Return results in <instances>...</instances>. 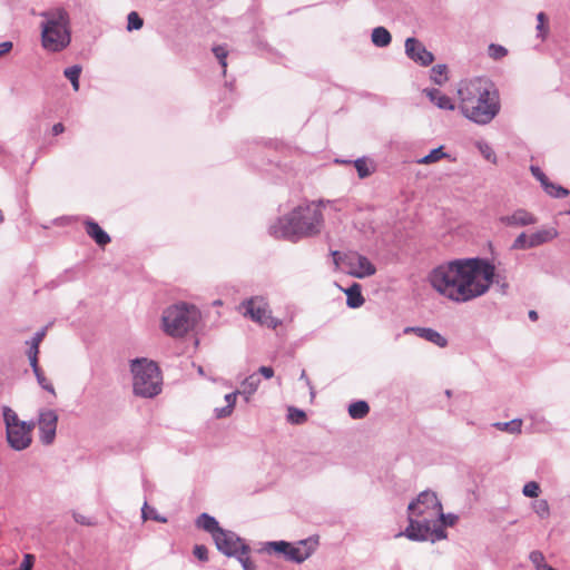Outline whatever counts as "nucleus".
<instances>
[{"label":"nucleus","instance_id":"1","mask_svg":"<svg viewBox=\"0 0 570 570\" xmlns=\"http://www.w3.org/2000/svg\"><path fill=\"white\" fill-rule=\"evenodd\" d=\"M495 276V266L484 258H463L431 271L428 282L440 295L465 303L484 295Z\"/></svg>","mask_w":570,"mask_h":570},{"label":"nucleus","instance_id":"2","mask_svg":"<svg viewBox=\"0 0 570 570\" xmlns=\"http://www.w3.org/2000/svg\"><path fill=\"white\" fill-rule=\"evenodd\" d=\"M458 95L462 115L478 125L489 124L500 110L498 94L480 78L463 82Z\"/></svg>","mask_w":570,"mask_h":570},{"label":"nucleus","instance_id":"3","mask_svg":"<svg viewBox=\"0 0 570 570\" xmlns=\"http://www.w3.org/2000/svg\"><path fill=\"white\" fill-rule=\"evenodd\" d=\"M330 202H311L295 207L273 226L276 237L298 239L321 233L324 224L323 208Z\"/></svg>","mask_w":570,"mask_h":570},{"label":"nucleus","instance_id":"4","mask_svg":"<svg viewBox=\"0 0 570 570\" xmlns=\"http://www.w3.org/2000/svg\"><path fill=\"white\" fill-rule=\"evenodd\" d=\"M41 45L45 50L60 52L71 41L70 19L62 8H53L41 13Z\"/></svg>","mask_w":570,"mask_h":570},{"label":"nucleus","instance_id":"5","mask_svg":"<svg viewBox=\"0 0 570 570\" xmlns=\"http://www.w3.org/2000/svg\"><path fill=\"white\" fill-rule=\"evenodd\" d=\"M134 392L142 397H153L161 391V375L157 364L147 358L131 362Z\"/></svg>","mask_w":570,"mask_h":570},{"label":"nucleus","instance_id":"6","mask_svg":"<svg viewBox=\"0 0 570 570\" xmlns=\"http://www.w3.org/2000/svg\"><path fill=\"white\" fill-rule=\"evenodd\" d=\"M198 320V312L186 304L173 305L164 311V331L170 336H183L190 331Z\"/></svg>","mask_w":570,"mask_h":570},{"label":"nucleus","instance_id":"7","mask_svg":"<svg viewBox=\"0 0 570 570\" xmlns=\"http://www.w3.org/2000/svg\"><path fill=\"white\" fill-rule=\"evenodd\" d=\"M3 419L9 445L17 451L27 449L31 444V431L35 425L20 421L17 413L7 406L3 409Z\"/></svg>","mask_w":570,"mask_h":570},{"label":"nucleus","instance_id":"8","mask_svg":"<svg viewBox=\"0 0 570 570\" xmlns=\"http://www.w3.org/2000/svg\"><path fill=\"white\" fill-rule=\"evenodd\" d=\"M429 501H411L409 511L411 513L410 524L405 530V535L411 540L426 541L431 538V523L434 521L432 511L429 512L428 517L422 519H414L413 515L423 512Z\"/></svg>","mask_w":570,"mask_h":570},{"label":"nucleus","instance_id":"9","mask_svg":"<svg viewBox=\"0 0 570 570\" xmlns=\"http://www.w3.org/2000/svg\"><path fill=\"white\" fill-rule=\"evenodd\" d=\"M559 233L554 227H546L534 230L530 234L521 233L513 242V249H530L549 242H552L558 237Z\"/></svg>","mask_w":570,"mask_h":570},{"label":"nucleus","instance_id":"10","mask_svg":"<svg viewBox=\"0 0 570 570\" xmlns=\"http://www.w3.org/2000/svg\"><path fill=\"white\" fill-rule=\"evenodd\" d=\"M344 271L354 277L364 278L374 275L376 268L367 257L351 252L344 254Z\"/></svg>","mask_w":570,"mask_h":570},{"label":"nucleus","instance_id":"11","mask_svg":"<svg viewBox=\"0 0 570 570\" xmlns=\"http://www.w3.org/2000/svg\"><path fill=\"white\" fill-rule=\"evenodd\" d=\"M214 541L217 549L228 557L235 556L238 558L239 556H248V547L232 532L225 530L218 531L215 533Z\"/></svg>","mask_w":570,"mask_h":570},{"label":"nucleus","instance_id":"12","mask_svg":"<svg viewBox=\"0 0 570 570\" xmlns=\"http://www.w3.org/2000/svg\"><path fill=\"white\" fill-rule=\"evenodd\" d=\"M245 315H248L253 321L275 328L277 322L271 315L267 303L263 298H252L245 304Z\"/></svg>","mask_w":570,"mask_h":570},{"label":"nucleus","instance_id":"13","mask_svg":"<svg viewBox=\"0 0 570 570\" xmlns=\"http://www.w3.org/2000/svg\"><path fill=\"white\" fill-rule=\"evenodd\" d=\"M58 423V415L52 410H47L40 413L39 430L40 440L43 444H51L56 436V429Z\"/></svg>","mask_w":570,"mask_h":570},{"label":"nucleus","instance_id":"14","mask_svg":"<svg viewBox=\"0 0 570 570\" xmlns=\"http://www.w3.org/2000/svg\"><path fill=\"white\" fill-rule=\"evenodd\" d=\"M405 52L409 58L421 66H429L434 60L432 52L428 51L424 45L415 38L405 40Z\"/></svg>","mask_w":570,"mask_h":570},{"label":"nucleus","instance_id":"15","mask_svg":"<svg viewBox=\"0 0 570 570\" xmlns=\"http://www.w3.org/2000/svg\"><path fill=\"white\" fill-rule=\"evenodd\" d=\"M500 222L505 226L523 227L534 225L538 218L525 209H517L511 215L502 216Z\"/></svg>","mask_w":570,"mask_h":570},{"label":"nucleus","instance_id":"16","mask_svg":"<svg viewBox=\"0 0 570 570\" xmlns=\"http://www.w3.org/2000/svg\"><path fill=\"white\" fill-rule=\"evenodd\" d=\"M317 546V540L307 539L299 542V547H294L291 544L287 552V559L295 562H303L306 560L315 550Z\"/></svg>","mask_w":570,"mask_h":570},{"label":"nucleus","instance_id":"17","mask_svg":"<svg viewBox=\"0 0 570 570\" xmlns=\"http://www.w3.org/2000/svg\"><path fill=\"white\" fill-rule=\"evenodd\" d=\"M85 229L87 235L100 247H105L111 240L110 236L94 220H87L85 223Z\"/></svg>","mask_w":570,"mask_h":570},{"label":"nucleus","instance_id":"18","mask_svg":"<svg viewBox=\"0 0 570 570\" xmlns=\"http://www.w3.org/2000/svg\"><path fill=\"white\" fill-rule=\"evenodd\" d=\"M412 331L415 332L420 337L425 338L426 341H430L440 347H444L448 343L445 337L432 328L416 327L412 328Z\"/></svg>","mask_w":570,"mask_h":570},{"label":"nucleus","instance_id":"19","mask_svg":"<svg viewBox=\"0 0 570 570\" xmlns=\"http://www.w3.org/2000/svg\"><path fill=\"white\" fill-rule=\"evenodd\" d=\"M428 97L433 101L439 108L453 110L455 108L452 99L446 95L442 94L438 89L425 90Z\"/></svg>","mask_w":570,"mask_h":570},{"label":"nucleus","instance_id":"20","mask_svg":"<svg viewBox=\"0 0 570 570\" xmlns=\"http://www.w3.org/2000/svg\"><path fill=\"white\" fill-rule=\"evenodd\" d=\"M346 303L352 308L361 307L364 304V297L361 293V285L354 283L351 287L345 289Z\"/></svg>","mask_w":570,"mask_h":570},{"label":"nucleus","instance_id":"21","mask_svg":"<svg viewBox=\"0 0 570 570\" xmlns=\"http://www.w3.org/2000/svg\"><path fill=\"white\" fill-rule=\"evenodd\" d=\"M196 524L198 528L209 532L213 535V539L215 538V533L223 530L219 528L218 522L206 513L198 517Z\"/></svg>","mask_w":570,"mask_h":570},{"label":"nucleus","instance_id":"22","mask_svg":"<svg viewBox=\"0 0 570 570\" xmlns=\"http://www.w3.org/2000/svg\"><path fill=\"white\" fill-rule=\"evenodd\" d=\"M259 384V376L257 374H252L244 380L242 383V390L238 393L246 395V400L248 401L249 396L256 392Z\"/></svg>","mask_w":570,"mask_h":570},{"label":"nucleus","instance_id":"23","mask_svg":"<svg viewBox=\"0 0 570 570\" xmlns=\"http://www.w3.org/2000/svg\"><path fill=\"white\" fill-rule=\"evenodd\" d=\"M392 37L384 27H376L372 31V41L377 47H386L391 43Z\"/></svg>","mask_w":570,"mask_h":570},{"label":"nucleus","instance_id":"24","mask_svg":"<svg viewBox=\"0 0 570 570\" xmlns=\"http://www.w3.org/2000/svg\"><path fill=\"white\" fill-rule=\"evenodd\" d=\"M433 507L431 508L433 519L439 518L444 525H453L458 517L454 514H444L442 512V504L440 501H432Z\"/></svg>","mask_w":570,"mask_h":570},{"label":"nucleus","instance_id":"25","mask_svg":"<svg viewBox=\"0 0 570 570\" xmlns=\"http://www.w3.org/2000/svg\"><path fill=\"white\" fill-rule=\"evenodd\" d=\"M30 365L33 370L35 375L37 376L38 383L42 386V389L47 390L48 392L55 394V389L51 382L45 376L42 370L39 366L38 357H36V361H30Z\"/></svg>","mask_w":570,"mask_h":570},{"label":"nucleus","instance_id":"26","mask_svg":"<svg viewBox=\"0 0 570 570\" xmlns=\"http://www.w3.org/2000/svg\"><path fill=\"white\" fill-rule=\"evenodd\" d=\"M47 333V327H43L41 331L36 333L33 338L30 342V348L28 350L27 354L29 357V361H36V357H38L39 354V345L43 341Z\"/></svg>","mask_w":570,"mask_h":570},{"label":"nucleus","instance_id":"27","mask_svg":"<svg viewBox=\"0 0 570 570\" xmlns=\"http://www.w3.org/2000/svg\"><path fill=\"white\" fill-rule=\"evenodd\" d=\"M370 412V406L365 401H357L348 406V414L352 419L358 420L365 417Z\"/></svg>","mask_w":570,"mask_h":570},{"label":"nucleus","instance_id":"28","mask_svg":"<svg viewBox=\"0 0 570 570\" xmlns=\"http://www.w3.org/2000/svg\"><path fill=\"white\" fill-rule=\"evenodd\" d=\"M544 191L554 198H564L569 195V190L560 185L551 183L549 179L542 185Z\"/></svg>","mask_w":570,"mask_h":570},{"label":"nucleus","instance_id":"29","mask_svg":"<svg viewBox=\"0 0 570 570\" xmlns=\"http://www.w3.org/2000/svg\"><path fill=\"white\" fill-rule=\"evenodd\" d=\"M80 73H81V67L77 66V65L69 67V68L65 69V71H63L65 77L70 80L75 91L79 90Z\"/></svg>","mask_w":570,"mask_h":570},{"label":"nucleus","instance_id":"30","mask_svg":"<svg viewBox=\"0 0 570 570\" xmlns=\"http://www.w3.org/2000/svg\"><path fill=\"white\" fill-rule=\"evenodd\" d=\"M354 167L360 178H366L374 171V167L365 158L356 159Z\"/></svg>","mask_w":570,"mask_h":570},{"label":"nucleus","instance_id":"31","mask_svg":"<svg viewBox=\"0 0 570 570\" xmlns=\"http://www.w3.org/2000/svg\"><path fill=\"white\" fill-rule=\"evenodd\" d=\"M494 426L500 431H505L509 433L518 434L521 432L522 421L519 419H515L510 422H498V423H494Z\"/></svg>","mask_w":570,"mask_h":570},{"label":"nucleus","instance_id":"32","mask_svg":"<svg viewBox=\"0 0 570 570\" xmlns=\"http://www.w3.org/2000/svg\"><path fill=\"white\" fill-rule=\"evenodd\" d=\"M142 518L145 520H154L158 522H167V518L159 514L154 507H151L147 501H145L144 507L141 508Z\"/></svg>","mask_w":570,"mask_h":570},{"label":"nucleus","instance_id":"33","mask_svg":"<svg viewBox=\"0 0 570 570\" xmlns=\"http://www.w3.org/2000/svg\"><path fill=\"white\" fill-rule=\"evenodd\" d=\"M444 157H446V154L443 151V147H439V148L431 150L430 154H428L423 158L419 159L417 163L423 164V165H429V164L436 163Z\"/></svg>","mask_w":570,"mask_h":570},{"label":"nucleus","instance_id":"34","mask_svg":"<svg viewBox=\"0 0 570 570\" xmlns=\"http://www.w3.org/2000/svg\"><path fill=\"white\" fill-rule=\"evenodd\" d=\"M431 79L436 85H442L446 81V67L444 65L434 66L431 70Z\"/></svg>","mask_w":570,"mask_h":570},{"label":"nucleus","instance_id":"35","mask_svg":"<svg viewBox=\"0 0 570 570\" xmlns=\"http://www.w3.org/2000/svg\"><path fill=\"white\" fill-rule=\"evenodd\" d=\"M287 419L293 424H303L306 422L307 416L304 411L296 407H289Z\"/></svg>","mask_w":570,"mask_h":570},{"label":"nucleus","instance_id":"36","mask_svg":"<svg viewBox=\"0 0 570 570\" xmlns=\"http://www.w3.org/2000/svg\"><path fill=\"white\" fill-rule=\"evenodd\" d=\"M538 26L537 30L539 32V37L544 40L549 33V26H548V17L544 12H539L537 16Z\"/></svg>","mask_w":570,"mask_h":570},{"label":"nucleus","instance_id":"37","mask_svg":"<svg viewBox=\"0 0 570 570\" xmlns=\"http://www.w3.org/2000/svg\"><path fill=\"white\" fill-rule=\"evenodd\" d=\"M489 56L494 59L499 60L502 59L508 55L507 48H504L501 45L491 43L488 48Z\"/></svg>","mask_w":570,"mask_h":570},{"label":"nucleus","instance_id":"38","mask_svg":"<svg viewBox=\"0 0 570 570\" xmlns=\"http://www.w3.org/2000/svg\"><path fill=\"white\" fill-rule=\"evenodd\" d=\"M213 52H214L215 57L219 60V63L223 67V72L225 73L226 67H227V61H226L227 55H228L227 49L224 46H216L213 48Z\"/></svg>","mask_w":570,"mask_h":570},{"label":"nucleus","instance_id":"39","mask_svg":"<svg viewBox=\"0 0 570 570\" xmlns=\"http://www.w3.org/2000/svg\"><path fill=\"white\" fill-rule=\"evenodd\" d=\"M144 24L142 19L139 17V14L136 11H131L128 14V24L127 29L129 31L131 30H139Z\"/></svg>","mask_w":570,"mask_h":570},{"label":"nucleus","instance_id":"40","mask_svg":"<svg viewBox=\"0 0 570 570\" xmlns=\"http://www.w3.org/2000/svg\"><path fill=\"white\" fill-rule=\"evenodd\" d=\"M523 494L529 498H537L540 494V485L534 482H528L522 490Z\"/></svg>","mask_w":570,"mask_h":570},{"label":"nucleus","instance_id":"41","mask_svg":"<svg viewBox=\"0 0 570 570\" xmlns=\"http://www.w3.org/2000/svg\"><path fill=\"white\" fill-rule=\"evenodd\" d=\"M530 560L532 561V563L535 566L537 570H542V566H547L548 563L546 562V559H544V556L539 552V551H533L531 554H530Z\"/></svg>","mask_w":570,"mask_h":570},{"label":"nucleus","instance_id":"42","mask_svg":"<svg viewBox=\"0 0 570 570\" xmlns=\"http://www.w3.org/2000/svg\"><path fill=\"white\" fill-rule=\"evenodd\" d=\"M193 553L199 561L205 562L208 560V549L203 544H196Z\"/></svg>","mask_w":570,"mask_h":570},{"label":"nucleus","instance_id":"43","mask_svg":"<svg viewBox=\"0 0 570 570\" xmlns=\"http://www.w3.org/2000/svg\"><path fill=\"white\" fill-rule=\"evenodd\" d=\"M73 519L77 523H80L82 525H95L96 522L94 520L92 517L90 515H85V514H81V513H78V512H73Z\"/></svg>","mask_w":570,"mask_h":570},{"label":"nucleus","instance_id":"44","mask_svg":"<svg viewBox=\"0 0 570 570\" xmlns=\"http://www.w3.org/2000/svg\"><path fill=\"white\" fill-rule=\"evenodd\" d=\"M533 508L541 518L549 514L548 501H534Z\"/></svg>","mask_w":570,"mask_h":570},{"label":"nucleus","instance_id":"45","mask_svg":"<svg viewBox=\"0 0 570 570\" xmlns=\"http://www.w3.org/2000/svg\"><path fill=\"white\" fill-rule=\"evenodd\" d=\"M479 148L485 159L495 163V154L489 145H480Z\"/></svg>","mask_w":570,"mask_h":570},{"label":"nucleus","instance_id":"46","mask_svg":"<svg viewBox=\"0 0 570 570\" xmlns=\"http://www.w3.org/2000/svg\"><path fill=\"white\" fill-rule=\"evenodd\" d=\"M271 548L274 549L276 552H282L287 556L288 548H291V543L285 541H277L269 543Z\"/></svg>","mask_w":570,"mask_h":570},{"label":"nucleus","instance_id":"47","mask_svg":"<svg viewBox=\"0 0 570 570\" xmlns=\"http://www.w3.org/2000/svg\"><path fill=\"white\" fill-rule=\"evenodd\" d=\"M445 538H446V532H445L444 529H442V528L433 529L431 527V538L429 540L434 542L436 540H442V539H445Z\"/></svg>","mask_w":570,"mask_h":570},{"label":"nucleus","instance_id":"48","mask_svg":"<svg viewBox=\"0 0 570 570\" xmlns=\"http://www.w3.org/2000/svg\"><path fill=\"white\" fill-rule=\"evenodd\" d=\"M531 173L541 183V186L549 179L539 167L531 166Z\"/></svg>","mask_w":570,"mask_h":570},{"label":"nucleus","instance_id":"49","mask_svg":"<svg viewBox=\"0 0 570 570\" xmlns=\"http://www.w3.org/2000/svg\"><path fill=\"white\" fill-rule=\"evenodd\" d=\"M332 257L336 268H340L341 265L344 266V254H341L338 250H333Z\"/></svg>","mask_w":570,"mask_h":570},{"label":"nucleus","instance_id":"50","mask_svg":"<svg viewBox=\"0 0 570 570\" xmlns=\"http://www.w3.org/2000/svg\"><path fill=\"white\" fill-rule=\"evenodd\" d=\"M238 560L243 564L244 570H254V564L250 561L248 556H246V557L239 556Z\"/></svg>","mask_w":570,"mask_h":570},{"label":"nucleus","instance_id":"51","mask_svg":"<svg viewBox=\"0 0 570 570\" xmlns=\"http://www.w3.org/2000/svg\"><path fill=\"white\" fill-rule=\"evenodd\" d=\"M258 372L265 377V379H272L274 375V370L269 366H261Z\"/></svg>","mask_w":570,"mask_h":570},{"label":"nucleus","instance_id":"52","mask_svg":"<svg viewBox=\"0 0 570 570\" xmlns=\"http://www.w3.org/2000/svg\"><path fill=\"white\" fill-rule=\"evenodd\" d=\"M236 395H237V393H230V394H227L225 396V401L227 403V405H226L227 407H229L232 410L234 409L235 402H236Z\"/></svg>","mask_w":570,"mask_h":570},{"label":"nucleus","instance_id":"53","mask_svg":"<svg viewBox=\"0 0 570 570\" xmlns=\"http://www.w3.org/2000/svg\"><path fill=\"white\" fill-rule=\"evenodd\" d=\"M232 409L225 406V407H222V409H216V416L217 417H225V416H228L230 413H232Z\"/></svg>","mask_w":570,"mask_h":570},{"label":"nucleus","instance_id":"54","mask_svg":"<svg viewBox=\"0 0 570 570\" xmlns=\"http://www.w3.org/2000/svg\"><path fill=\"white\" fill-rule=\"evenodd\" d=\"M12 48V43L9 41L0 43V56L9 52Z\"/></svg>","mask_w":570,"mask_h":570},{"label":"nucleus","instance_id":"55","mask_svg":"<svg viewBox=\"0 0 570 570\" xmlns=\"http://www.w3.org/2000/svg\"><path fill=\"white\" fill-rule=\"evenodd\" d=\"M65 131V126L61 122H57L52 126V134L58 136Z\"/></svg>","mask_w":570,"mask_h":570},{"label":"nucleus","instance_id":"56","mask_svg":"<svg viewBox=\"0 0 570 570\" xmlns=\"http://www.w3.org/2000/svg\"><path fill=\"white\" fill-rule=\"evenodd\" d=\"M430 495L435 498V493L434 492H432V493H430V492H422L420 494L419 499H429Z\"/></svg>","mask_w":570,"mask_h":570},{"label":"nucleus","instance_id":"57","mask_svg":"<svg viewBox=\"0 0 570 570\" xmlns=\"http://www.w3.org/2000/svg\"><path fill=\"white\" fill-rule=\"evenodd\" d=\"M529 317L531 321H537L538 320V313L535 311H530L529 312Z\"/></svg>","mask_w":570,"mask_h":570},{"label":"nucleus","instance_id":"58","mask_svg":"<svg viewBox=\"0 0 570 570\" xmlns=\"http://www.w3.org/2000/svg\"><path fill=\"white\" fill-rule=\"evenodd\" d=\"M3 220H4V217H3L2 210L0 209V223H2Z\"/></svg>","mask_w":570,"mask_h":570}]
</instances>
